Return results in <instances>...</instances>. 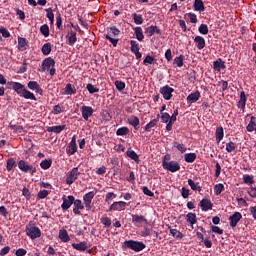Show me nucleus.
<instances>
[{
    "instance_id": "9",
    "label": "nucleus",
    "mask_w": 256,
    "mask_h": 256,
    "mask_svg": "<svg viewBox=\"0 0 256 256\" xmlns=\"http://www.w3.org/2000/svg\"><path fill=\"white\" fill-rule=\"evenodd\" d=\"M63 203L61 204L62 211H68L71 208V205L75 203V196L73 195H63L62 196Z\"/></svg>"
},
{
    "instance_id": "19",
    "label": "nucleus",
    "mask_w": 256,
    "mask_h": 256,
    "mask_svg": "<svg viewBox=\"0 0 256 256\" xmlns=\"http://www.w3.org/2000/svg\"><path fill=\"white\" fill-rule=\"evenodd\" d=\"M28 89L31 91H35V93H38L39 95H43V89H41V86L37 81H30L27 85Z\"/></svg>"
},
{
    "instance_id": "10",
    "label": "nucleus",
    "mask_w": 256,
    "mask_h": 256,
    "mask_svg": "<svg viewBox=\"0 0 256 256\" xmlns=\"http://www.w3.org/2000/svg\"><path fill=\"white\" fill-rule=\"evenodd\" d=\"M174 92L175 89L171 88L169 85L160 88V93L166 101H171Z\"/></svg>"
},
{
    "instance_id": "59",
    "label": "nucleus",
    "mask_w": 256,
    "mask_h": 256,
    "mask_svg": "<svg viewBox=\"0 0 256 256\" xmlns=\"http://www.w3.org/2000/svg\"><path fill=\"white\" fill-rule=\"evenodd\" d=\"M155 61V57L151 56V55H147L145 57V59L143 60V64L144 65H153Z\"/></svg>"
},
{
    "instance_id": "46",
    "label": "nucleus",
    "mask_w": 256,
    "mask_h": 256,
    "mask_svg": "<svg viewBox=\"0 0 256 256\" xmlns=\"http://www.w3.org/2000/svg\"><path fill=\"white\" fill-rule=\"evenodd\" d=\"M116 135L118 137H124V135H129V128L125 126L118 128L116 131Z\"/></svg>"
},
{
    "instance_id": "64",
    "label": "nucleus",
    "mask_w": 256,
    "mask_h": 256,
    "mask_svg": "<svg viewBox=\"0 0 256 256\" xmlns=\"http://www.w3.org/2000/svg\"><path fill=\"white\" fill-rule=\"evenodd\" d=\"M185 17H189L190 23H197V15L195 13H187Z\"/></svg>"
},
{
    "instance_id": "36",
    "label": "nucleus",
    "mask_w": 256,
    "mask_h": 256,
    "mask_svg": "<svg viewBox=\"0 0 256 256\" xmlns=\"http://www.w3.org/2000/svg\"><path fill=\"white\" fill-rule=\"evenodd\" d=\"M134 33L136 35L137 41H143V39H145V35H143V28L139 26L134 28Z\"/></svg>"
},
{
    "instance_id": "34",
    "label": "nucleus",
    "mask_w": 256,
    "mask_h": 256,
    "mask_svg": "<svg viewBox=\"0 0 256 256\" xmlns=\"http://www.w3.org/2000/svg\"><path fill=\"white\" fill-rule=\"evenodd\" d=\"M186 221L190 223V225H195L197 223V215L193 212L188 213L186 215Z\"/></svg>"
},
{
    "instance_id": "18",
    "label": "nucleus",
    "mask_w": 256,
    "mask_h": 256,
    "mask_svg": "<svg viewBox=\"0 0 256 256\" xmlns=\"http://www.w3.org/2000/svg\"><path fill=\"white\" fill-rule=\"evenodd\" d=\"M132 223L135 225V227H141L143 223H147V220L143 215L132 214Z\"/></svg>"
},
{
    "instance_id": "3",
    "label": "nucleus",
    "mask_w": 256,
    "mask_h": 256,
    "mask_svg": "<svg viewBox=\"0 0 256 256\" xmlns=\"http://www.w3.org/2000/svg\"><path fill=\"white\" fill-rule=\"evenodd\" d=\"M123 247L125 249H131L135 251V253H139L145 249L146 245L143 242L135 241V240H127L123 243Z\"/></svg>"
},
{
    "instance_id": "27",
    "label": "nucleus",
    "mask_w": 256,
    "mask_h": 256,
    "mask_svg": "<svg viewBox=\"0 0 256 256\" xmlns=\"http://www.w3.org/2000/svg\"><path fill=\"white\" fill-rule=\"evenodd\" d=\"M226 66H225V62L219 58L218 60L214 61L213 62V69L214 71H221V69H225Z\"/></svg>"
},
{
    "instance_id": "54",
    "label": "nucleus",
    "mask_w": 256,
    "mask_h": 256,
    "mask_svg": "<svg viewBox=\"0 0 256 256\" xmlns=\"http://www.w3.org/2000/svg\"><path fill=\"white\" fill-rule=\"evenodd\" d=\"M162 123H169V121H171V115H169V113L167 112H163L161 113V116H159Z\"/></svg>"
},
{
    "instance_id": "38",
    "label": "nucleus",
    "mask_w": 256,
    "mask_h": 256,
    "mask_svg": "<svg viewBox=\"0 0 256 256\" xmlns=\"http://www.w3.org/2000/svg\"><path fill=\"white\" fill-rule=\"evenodd\" d=\"M46 11V17L50 21V25H53L55 23V14L53 13V8H47Z\"/></svg>"
},
{
    "instance_id": "60",
    "label": "nucleus",
    "mask_w": 256,
    "mask_h": 256,
    "mask_svg": "<svg viewBox=\"0 0 256 256\" xmlns=\"http://www.w3.org/2000/svg\"><path fill=\"white\" fill-rule=\"evenodd\" d=\"M56 26L57 29H63V19L61 18V13H58V15L56 16Z\"/></svg>"
},
{
    "instance_id": "7",
    "label": "nucleus",
    "mask_w": 256,
    "mask_h": 256,
    "mask_svg": "<svg viewBox=\"0 0 256 256\" xmlns=\"http://www.w3.org/2000/svg\"><path fill=\"white\" fill-rule=\"evenodd\" d=\"M162 167L165 171H170V173H177L181 169V165L177 161L162 162Z\"/></svg>"
},
{
    "instance_id": "29",
    "label": "nucleus",
    "mask_w": 256,
    "mask_h": 256,
    "mask_svg": "<svg viewBox=\"0 0 256 256\" xmlns=\"http://www.w3.org/2000/svg\"><path fill=\"white\" fill-rule=\"evenodd\" d=\"M77 93V88L73 86V84L68 83L64 88L65 95H75Z\"/></svg>"
},
{
    "instance_id": "5",
    "label": "nucleus",
    "mask_w": 256,
    "mask_h": 256,
    "mask_svg": "<svg viewBox=\"0 0 256 256\" xmlns=\"http://www.w3.org/2000/svg\"><path fill=\"white\" fill-rule=\"evenodd\" d=\"M26 235L31 238L32 241H35V239H39V237H41V229L35 225L27 224Z\"/></svg>"
},
{
    "instance_id": "47",
    "label": "nucleus",
    "mask_w": 256,
    "mask_h": 256,
    "mask_svg": "<svg viewBox=\"0 0 256 256\" xmlns=\"http://www.w3.org/2000/svg\"><path fill=\"white\" fill-rule=\"evenodd\" d=\"M130 51L131 53H137L141 48L139 47V43L135 40L130 41Z\"/></svg>"
},
{
    "instance_id": "58",
    "label": "nucleus",
    "mask_w": 256,
    "mask_h": 256,
    "mask_svg": "<svg viewBox=\"0 0 256 256\" xmlns=\"http://www.w3.org/2000/svg\"><path fill=\"white\" fill-rule=\"evenodd\" d=\"M100 223H102V225H104V227L109 228V227H111V218H109V217H102L100 219Z\"/></svg>"
},
{
    "instance_id": "52",
    "label": "nucleus",
    "mask_w": 256,
    "mask_h": 256,
    "mask_svg": "<svg viewBox=\"0 0 256 256\" xmlns=\"http://www.w3.org/2000/svg\"><path fill=\"white\" fill-rule=\"evenodd\" d=\"M198 31L201 35H207L209 33V27L207 24H201L198 28Z\"/></svg>"
},
{
    "instance_id": "40",
    "label": "nucleus",
    "mask_w": 256,
    "mask_h": 256,
    "mask_svg": "<svg viewBox=\"0 0 256 256\" xmlns=\"http://www.w3.org/2000/svg\"><path fill=\"white\" fill-rule=\"evenodd\" d=\"M126 155L127 157H129L130 159H132V161H135V163H139V155L136 154V152L134 150H128L126 151Z\"/></svg>"
},
{
    "instance_id": "49",
    "label": "nucleus",
    "mask_w": 256,
    "mask_h": 256,
    "mask_svg": "<svg viewBox=\"0 0 256 256\" xmlns=\"http://www.w3.org/2000/svg\"><path fill=\"white\" fill-rule=\"evenodd\" d=\"M132 17L136 25H143V15L134 13L132 14Z\"/></svg>"
},
{
    "instance_id": "23",
    "label": "nucleus",
    "mask_w": 256,
    "mask_h": 256,
    "mask_svg": "<svg viewBox=\"0 0 256 256\" xmlns=\"http://www.w3.org/2000/svg\"><path fill=\"white\" fill-rule=\"evenodd\" d=\"M194 43L199 51H202V49H205V38L203 36H196L194 38Z\"/></svg>"
},
{
    "instance_id": "12",
    "label": "nucleus",
    "mask_w": 256,
    "mask_h": 256,
    "mask_svg": "<svg viewBox=\"0 0 256 256\" xmlns=\"http://www.w3.org/2000/svg\"><path fill=\"white\" fill-rule=\"evenodd\" d=\"M94 198H95L94 191H90L83 196V202H84V207L86 211H91V207H92L91 203H93Z\"/></svg>"
},
{
    "instance_id": "61",
    "label": "nucleus",
    "mask_w": 256,
    "mask_h": 256,
    "mask_svg": "<svg viewBox=\"0 0 256 256\" xmlns=\"http://www.w3.org/2000/svg\"><path fill=\"white\" fill-rule=\"evenodd\" d=\"M174 147H176V149H178L180 153H185L187 151L185 144H179L178 142H174Z\"/></svg>"
},
{
    "instance_id": "63",
    "label": "nucleus",
    "mask_w": 256,
    "mask_h": 256,
    "mask_svg": "<svg viewBox=\"0 0 256 256\" xmlns=\"http://www.w3.org/2000/svg\"><path fill=\"white\" fill-rule=\"evenodd\" d=\"M115 87L118 91H123V89H125V82L123 81H115Z\"/></svg>"
},
{
    "instance_id": "50",
    "label": "nucleus",
    "mask_w": 256,
    "mask_h": 256,
    "mask_svg": "<svg viewBox=\"0 0 256 256\" xmlns=\"http://www.w3.org/2000/svg\"><path fill=\"white\" fill-rule=\"evenodd\" d=\"M243 181L246 185H253V183H255L253 175L249 174L243 176Z\"/></svg>"
},
{
    "instance_id": "45",
    "label": "nucleus",
    "mask_w": 256,
    "mask_h": 256,
    "mask_svg": "<svg viewBox=\"0 0 256 256\" xmlns=\"http://www.w3.org/2000/svg\"><path fill=\"white\" fill-rule=\"evenodd\" d=\"M13 167H17V162L15 161L14 158H9L7 160L6 170L7 171H13Z\"/></svg>"
},
{
    "instance_id": "43",
    "label": "nucleus",
    "mask_w": 256,
    "mask_h": 256,
    "mask_svg": "<svg viewBox=\"0 0 256 256\" xmlns=\"http://www.w3.org/2000/svg\"><path fill=\"white\" fill-rule=\"evenodd\" d=\"M52 45L51 43H45L43 46H42V49H41V52L43 55L47 56V55H50L51 54V51H52Z\"/></svg>"
},
{
    "instance_id": "41",
    "label": "nucleus",
    "mask_w": 256,
    "mask_h": 256,
    "mask_svg": "<svg viewBox=\"0 0 256 256\" xmlns=\"http://www.w3.org/2000/svg\"><path fill=\"white\" fill-rule=\"evenodd\" d=\"M51 165H53V160L52 159H45L40 163L41 169L44 171H47V169L51 168Z\"/></svg>"
},
{
    "instance_id": "32",
    "label": "nucleus",
    "mask_w": 256,
    "mask_h": 256,
    "mask_svg": "<svg viewBox=\"0 0 256 256\" xmlns=\"http://www.w3.org/2000/svg\"><path fill=\"white\" fill-rule=\"evenodd\" d=\"M59 239L63 243H69V241H71V238L69 237V234L67 233V230H60L59 231Z\"/></svg>"
},
{
    "instance_id": "24",
    "label": "nucleus",
    "mask_w": 256,
    "mask_h": 256,
    "mask_svg": "<svg viewBox=\"0 0 256 256\" xmlns=\"http://www.w3.org/2000/svg\"><path fill=\"white\" fill-rule=\"evenodd\" d=\"M187 103H197L201 99V92L196 91L187 96Z\"/></svg>"
},
{
    "instance_id": "8",
    "label": "nucleus",
    "mask_w": 256,
    "mask_h": 256,
    "mask_svg": "<svg viewBox=\"0 0 256 256\" xmlns=\"http://www.w3.org/2000/svg\"><path fill=\"white\" fill-rule=\"evenodd\" d=\"M79 175H81V172H79V168L75 167L72 170L68 172V175L66 177V184L67 185H73L76 179H79Z\"/></svg>"
},
{
    "instance_id": "20",
    "label": "nucleus",
    "mask_w": 256,
    "mask_h": 256,
    "mask_svg": "<svg viewBox=\"0 0 256 256\" xmlns=\"http://www.w3.org/2000/svg\"><path fill=\"white\" fill-rule=\"evenodd\" d=\"M29 49V41L26 38L18 36V50L27 51Z\"/></svg>"
},
{
    "instance_id": "35",
    "label": "nucleus",
    "mask_w": 256,
    "mask_h": 256,
    "mask_svg": "<svg viewBox=\"0 0 256 256\" xmlns=\"http://www.w3.org/2000/svg\"><path fill=\"white\" fill-rule=\"evenodd\" d=\"M77 43V32L70 31V36L68 37V45L70 47H73Z\"/></svg>"
},
{
    "instance_id": "25",
    "label": "nucleus",
    "mask_w": 256,
    "mask_h": 256,
    "mask_svg": "<svg viewBox=\"0 0 256 256\" xmlns=\"http://www.w3.org/2000/svg\"><path fill=\"white\" fill-rule=\"evenodd\" d=\"M65 129H67L66 125H59V126H50L47 127L46 131H48V133H56L59 134L62 131H65Z\"/></svg>"
},
{
    "instance_id": "17",
    "label": "nucleus",
    "mask_w": 256,
    "mask_h": 256,
    "mask_svg": "<svg viewBox=\"0 0 256 256\" xmlns=\"http://www.w3.org/2000/svg\"><path fill=\"white\" fill-rule=\"evenodd\" d=\"M199 207H201L202 211H211L213 209V202L209 198H203L199 203Z\"/></svg>"
},
{
    "instance_id": "30",
    "label": "nucleus",
    "mask_w": 256,
    "mask_h": 256,
    "mask_svg": "<svg viewBox=\"0 0 256 256\" xmlns=\"http://www.w3.org/2000/svg\"><path fill=\"white\" fill-rule=\"evenodd\" d=\"M255 129H256V118L255 116H251L250 122L246 127V131H248V133H253Z\"/></svg>"
},
{
    "instance_id": "44",
    "label": "nucleus",
    "mask_w": 256,
    "mask_h": 256,
    "mask_svg": "<svg viewBox=\"0 0 256 256\" xmlns=\"http://www.w3.org/2000/svg\"><path fill=\"white\" fill-rule=\"evenodd\" d=\"M183 61H185V56L180 55L174 59L173 65H176V67H183V65H185Z\"/></svg>"
},
{
    "instance_id": "39",
    "label": "nucleus",
    "mask_w": 256,
    "mask_h": 256,
    "mask_svg": "<svg viewBox=\"0 0 256 256\" xmlns=\"http://www.w3.org/2000/svg\"><path fill=\"white\" fill-rule=\"evenodd\" d=\"M194 9L195 11H200V12L205 11V4L203 3V0H195Z\"/></svg>"
},
{
    "instance_id": "42",
    "label": "nucleus",
    "mask_w": 256,
    "mask_h": 256,
    "mask_svg": "<svg viewBox=\"0 0 256 256\" xmlns=\"http://www.w3.org/2000/svg\"><path fill=\"white\" fill-rule=\"evenodd\" d=\"M170 234L172 235V237H174V239H178V241H181V239H183L184 235L183 233H181V231L177 230V229H173L170 228Z\"/></svg>"
},
{
    "instance_id": "51",
    "label": "nucleus",
    "mask_w": 256,
    "mask_h": 256,
    "mask_svg": "<svg viewBox=\"0 0 256 256\" xmlns=\"http://www.w3.org/2000/svg\"><path fill=\"white\" fill-rule=\"evenodd\" d=\"M236 149H237V144H235L234 142L230 141L226 143L227 153H233V151H235Z\"/></svg>"
},
{
    "instance_id": "28",
    "label": "nucleus",
    "mask_w": 256,
    "mask_h": 256,
    "mask_svg": "<svg viewBox=\"0 0 256 256\" xmlns=\"http://www.w3.org/2000/svg\"><path fill=\"white\" fill-rule=\"evenodd\" d=\"M128 123L129 125H132V127H134V129L137 131V129H139V117L132 115L130 116V118L128 119Z\"/></svg>"
},
{
    "instance_id": "56",
    "label": "nucleus",
    "mask_w": 256,
    "mask_h": 256,
    "mask_svg": "<svg viewBox=\"0 0 256 256\" xmlns=\"http://www.w3.org/2000/svg\"><path fill=\"white\" fill-rule=\"evenodd\" d=\"M40 33H42L45 37H49V25L47 24H43L41 27H40Z\"/></svg>"
},
{
    "instance_id": "2",
    "label": "nucleus",
    "mask_w": 256,
    "mask_h": 256,
    "mask_svg": "<svg viewBox=\"0 0 256 256\" xmlns=\"http://www.w3.org/2000/svg\"><path fill=\"white\" fill-rule=\"evenodd\" d=\"M106 31H107V34H106L107 41H110L113 47H117V44L119 43V39H115L113 37H117L119 33H121V30H119L117 26H113V27L106 28Z\"/></svg>"
},
{
    "instance_id": "6",
    "label": "nucleus",
    "mask_w": 256,
    "mask_h": 256,
    "mask_svg": "<svg viewBox=\"0 0 256 256\" xmlns=\"http://www.w3.org/2000/svg\"><path fill=\"white\" fill-rule=\"evenodd\" d=\"M18 169L23 173H30V175H35V173H37V168L33 165L27 164L25 160H20L18 162Z\"/></svg>"
},
{
    "instance_id": "11",
    "label": "nucleus",
    "mask_w": 256,
    "mask_h": 256,
    "mask_svg": "<svg viewBox=\"0 0 256 256\" xmlns=\"http://www.w3.org/2000/svg\"><path fill=\"white\" fill-rule=\"evenodd\" d=\"M242 219H243V214H241V212H234L228 218L230 227L232 229H235V227H237V224L239 223V221H241Z\"/></svg>"
},
{
    "instance_id": "53",
    "label": "nucleus",
    "mask_w": 256,
    "mask_h": 256,
    "mask_svg": "<svg viewBox=\"0 0 256 256\" xmlns=\"http://www.w3.org/2000/svg\"><path fill=\"white\" fill-rule=\"evenodd\" d=\"M113 199H117V194H115L113 192H108L105 196V202L111 203V201H113Z\"/></svg>"
},
{
    "instance_id": "22",
    "label": "nucleus",
    "mask_w": 256,
    "mask_h": 256,
    "mask_svg": "<svg viewBox=\"0 0 256 256\" xmlns=\"http://www.w3.org/2000/svg\"><path fill=\"white\" fill-rule=\"evenodd\" d=\"M73 249H76V251H87V249H89V247H91V245H89V243L83 241L80 243H73L72 244Z\"/></svg>"
},
{
    "instance_id": "1",
    "label": "nucleus",
    "mask_w": 256,
    "mask_h": 256,
    "mask_svg": "<svg viewBox=\"0 0 256 256\" xmlns=\"http://www.w3.org/2000/svg\"><path fill=\"white\" fill-rule=\"evenodd\" d=\"M7 85L9 89H13L19 97H23L24 99H30V101H37V97H35V94L33 92L27 90L25 88V85L21 84V82H7Z\"/></svg>"
},
{
    "instance_id": "16",
    "label": "nucleus",
    "mask_w": 256,
    "mask_h": 256,
    "mask_svg": "<svg viewBox=\"0 0 256 256\" xmlns=\"http://www.w3.org/2000/svg\"><path fill=\"white\" fill-rule=\"evenodd\" d=\"M81 111L84 121H89V117H93V113H95L91 106H82Z\"/></svg>"
},
{
    "instance_id": "37",
    "label": "nucleus",
    "mask_w": 256,
    "mask_h": 256,
    "mask_svg": "<svg viewBox=\"0 0 256 256\" xmlns=\"http://www.w3.org/2000/svg\"><path fill=\"white\" fill-rule=\"evenodd\" d=\"M197 159L196 153H186L184 155V160L186 163H195V160Z\"/></svg>"
},
{
    "instance_id": "57",
    "label": "nucleus",
    "mask_w": 256,
    "mask_h": 256,
    "mask_svg": "<svg viewBox=\"0 0 256 256\" xmlns=\"http://www.w3.org/2000/svg\"><path fill=\"white\" fill-rule=\"evenodd\" d=\"M0 33L2 37H4V39H9V37H11V33L9 32V30H7V28L3 26L0 27Z\"/></svg>"
},
{
    "instance_id": "48",
    "label": "nucleus",
    "mask_w": 256,
    "mask_h": 256,
    "mask_svg": "<svg viewBox=\"0 0 256 256\" xmlns=\"http://www.w3.org/2000/svg\"><path fill=\"white\" fill-rule=\"evenodd\" d=\"M223 191H225V185H223L222 183L216 184L214 186L215 195H221V193H223Z\"/></svg>"
},
{
    "instance_id": "55",
    "label": "nucleus",
    "mask_w": 256,
    "mask_h": 256,
    "mask_svg": "<svg viewBox=\"0 0 256 256\" xmlns=\"http://www.w3.org/2000/svg\"><path fill=\"white\" fill-rule=\"evenodd\" d=\"M86 89L91 95H93V93H99V88L94 87V85L91 83L86 85Z\"/></svg>"
},
{
    "instance_id": "15",
    "label": "nucleus",
    "mask_w": 256,
    "mask_h": 256,
    "mask_svg": "<svg viewBox=\"0 0 256 256\" xmlns=\"http://www.w3.org/2000/svg\"><path fill=\"white\" fill-rule=\"evenodd\" d=\"M72 205L74 215H81V211L85 209V205L83 204V201H81L80 199L74 198V202L72 203Z\"/></svg>"
},
{
    "instance_id": "13",
    "label": "nucleus",
    "mask_w": 256,
    "mask_h": 256,
    "mask_svg": "<svg viewBox=\"0 0 256 256\" xmlns=\"http://www.w3.org/2000/svg\"><path fill=\"white\" fill-rule=\"evenodd\" d=\"M127 207V202L125 201H118V202H113L108 211L111 212V211H125Z\"/></svg>"
},
{
    "instance_id": "4",
    "label": "nucleus",
    "mask_w": 256,
    "mask_h": 256,
    "mask_svg": "<svg viewBox=\"0 0 256 256\" xmlns=\"http://www.w3.org/2000/svg\"><path fill=\"white\" fill-rule=\"evenodd\" d=\"M45 71H49L51 77L57 73L55 69V59L48 57L42 61V72Z\"/></svg>"
},
{
    "instance_id": "14",
    "label": "nucleus",
    "mask_w": 256,
    "mask_h": 256,
    "mask_svg": "<svg viewBox=\"0 0 256 256\" xmlns=\"http://www.w3.org/2000/svg\"><path fill=\"white\" fill-rule=\"evenodd\" d=\"M67 155H75L77 153V137L73 136L72 140L66 148Z\"/></svg>"
},
{
    "instance_id": "21",
    "label": "nucleus",
    "mask_w": 256,
    "mask_h": 256,
    "mask_svg": "<svg viewBox=\"0 0 256 256\" xmlns=\"http://www.w3.org/2000/svg\"><path fill=\"white\" fill-rule=\"evenodd\" d=\"M156 33V35H161V29L157 26H150L145 29V34L147 37H153V35Z\"/></svg>"
},
{
    "instance_id": "33",
    "label": "nucleus",
    "mask_w": 256,
    "mask_h": 256,
    "mask_svg": "<svg viewBox=\"0 0 256 256\" xmlns=\"http://www.w3.org/2000/svg\"><path fill=\"white\" fill-rule=\"evenodd\" d=\"M157 123H159V114L157 115L156 119H153L152 121H150L145 127L144 130L146 132L151 131V129H153V127L157 126Z\"/></svg>"
},
{
    "instance_id": "62",
    "label": "nucleus",
    "mask_w": 256,
    "mask_h": 256,
    "mask_svg": "<svg viewBox=\"0 0 256 256\" xmlns=\"http://www.w3.org/2000/svg\"><path fill=\"white\" fill-rule=\"evenodd\" d=\"M181 195H182L183 199H189V195H191L190 190L187 189L186 187H182Z\"/></svg>"
},
{
    "instance_id": "31",
    "label": "nucleus",
    "mask_w": 256,
    "mask_h": 256,
    "mask_svg": "<svg viewBox=\"0 0 256 256\" xmlns=\"http://www.w3.org/2000/svg\"><path fill=\"white\" fill-rule=\"evenodd\" d=\"M188 185L192 189V191H198V193H201L202 188L199 185V182L195 183L193 179H188Z\"/></svg>"
},
{
    "instance_id": "26",
    "label": "nucleus",
    "mask_w": 256,
    "mask_h": 256,
    "mask_svg": "<svg viewBox=\"0 0 256 256\" xmlns=\"http://www.w3.org/2000/svg\"><path fill=\"white\" fill-rule=\"evenodd\" d=\"M215 137L216 143H221V141H223V137H225V132L222 126L216 128Z\"/></svg>"
}]
</instances>
